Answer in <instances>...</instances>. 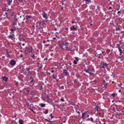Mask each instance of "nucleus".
Instances as JSON below:
<instances>
[{"label":"nucleus","mask_w":124,"mask_h":124,"mask_svg":"<svg viewBox=\"0 0 124 124\" xmlns=\"http://www.w3.org/2000/svg\"><path fill=\"white\" fill-rule=\"evenodd\" d=\"M48 122L52 124V122H53V121H50V120H49V121H48Z\"/></svg>","instance_id":"nucleus-33"},{"label":"nucleus","mask_w":124,"mask_h":124,"mask_svg":"<svg viewBox=\"0 0 124 124\" xmlns=\"http://www.w3.org/2000/svg\"><path fill=\"white\" fill-rule=\"evenodd\" d=\"M10 64L11 65L14 66L16 64V62L15 61L13 60H12L10 61Z\"/></svg>","instance_id":"nucleus-9"},{"label":"nucleus","mask_w":124,"mask_h":124,"mask_svg":"<svg viewBox=\"0 0 124 124\" xmlns=\"http://www.w3.org/2000/svg\"><path fill=\"white\" fill-rule=\"evenodd\" d=\"M16 86L18 85V83L17 82H16Z\"/></svg>","instance_id":"nucleus-39"},{"label":"nucleus","mask_w":124,"mask_h":124,"mask_svg":"<svg viewBox=\"0 0 124 124\" xmlns=\"http://www.w3.org/2000/svg\"><path fill=\"white\" fill-rule=\"evenodd\" d=\"M50 116H51V118H54V116H52V113H51L50 114Z\"/></svg>","instance_id":"nucleus-28"},{"label":"nucleus","mask_w":124,"mask_h":124,"mask_svg":"<svg viewBox=\"0 0 124 124\" xmlns=\"http://www.w3.org/2000/svg\"><path fill=\"white\" fill-rule=\"evenodd\" d=\"M8 57L9 58L10 57V56L9 55H8Z\"/></svg>","instance_id":"nucleus-64"},{"label":"nucleus","mask_w":124,"mask_h":124,"mask_svg":"<svg viewBox=\"0 0 124 124\" xmlns=\"http://www.w3.org/2000/svg\"><path fill=\"white\" fill-rule=\"evenodd\" d=\"M77 113L79 114H80V112L79 111L77 112Z\"/></svg>","instance_id":"nucleus-57"},{"label":"nucleus","mask_w":124,"mask_h":124,"mask_svg":"<svg viewBox=\"0 0 124 124\" xmlns=\"http://www.w3.org/2000/svg\"><path fill=\"white\" fill-rule=\"evenodd\" d=\"M32 17L31 16H27L26 17V19L27 20H28L30 18H32Z\"/></svg>","instance_id":"nucleus-18"},{"label":"nucleus","mask_w":124,"mask_h":124,"mask_svg":"<svg viewBox=\"0 0 124 124\" xmlns=\"http://www.w3.org/2000/svg\"><path fill=\"white\" fill-rule=\"evenodd\" d=\"M59 87L60 88H61L62 89H63L64 88V87L63 86H60V85L59 86Z\"/></svg>","instance_id":"nucleus-26"},{"label":"nucleus","mask_w":124,"mask_h":124,"mask_svg":"<svg viewBox=\"0 0 124 124\" xmlns=\"http://www.w3.org/2000/svg\"><path fill=\"white\" fill-rule=\"evenodd\" d=\"M5 14H6V16L7 17V18L9 20H10V18L9 17H8L7 16H8L7 15V14H8V13L7 12H5Z\"/></svg>","instance_id":"nucleus-22"},{"label":"nucleus","mask_w":124,"mask_h":124,"mask_svg":"<svg viewBox=\"0 0 124 124\" xmlns=\"http://www.w3.org/2000/svg\"><path fill=\"white\" fill-rule=\"evenodd\" d=\"M87 121H90L91 122H93L94 121L93 119V118L91 117V118H89L87 119Z\"/></svg>","instance_id":"nucleus-17"},{"label":"nucleus","mask_w":124,"mask_h":124,"mask_svg":"<svg viewBox=\"0 0 124 124\" xmlns=\"http://www.w3.org/2000/svg\"><path fill=\"white\" fill-rule=\"evenodd\" d=\"M7 0L8 2V4L9 5H11V3L12 1V0Z\"/></svg>","instance_id":"nucleus-16"},{"label":"nucleus","mask_w":124,"mask_h":124,"mask_svg":"<svg viewBox=\"0 0 124 124\" xmlns=\"http://www.w3.org/2000/svg\"><path fill=\"white\" fill-rule=\"evenodd\" d=\"M46 22V21H42V22H38L37 24H39V26L41 25H45V22Z\"/></svg>","instance_id":"nucleus-5"},{"label":"nucleus","mask_w":124,"mask_h":124,"mask_svg":"<svg viewBox=\"0 0 124 124\" xmlns=\"http://www.w3.org/2000/svg\"><path fill=\"white\" fill-rule=\"evenodd\" d=\"M23 121L22 120H19V122L20 124H23Z\"/></svg>","instance_id":"nucleus-19"},{"label":"nucleus","mask_w":124,"mask_h":124,"mask_svg":"<svg viewBox=\"0 0 124 124\" xmlns=\"http://www.w3.org/2000/svg\"><path fill=\"white\" fill-rule=\"evenodd\" d=\"M2 15H4V16H5V15H6L5 14H4V12H3L2 13Z\"/></svg>","instance_id":"nucleus-45"},{"label":"nucleus","mask_w":124,"mask_h":124,"mask_svg":"<svg viewBox=\"0 0 124 124\" xmlns=\"http://www.w3.org/2000/svg\"><path fill=\"white\" fill-rule=\"evenodd\" d=\"M119 7H120L119 6V8H118L117 9V10H118L119 9Z\"/></svg>","instance_id":"nucleus-58"},{"label":"nucleus","mask_w":124,"mask_h":124,"mask_svg":"<svg viewBox=\"0 0 124 124\" xmlns=\"http://www.w3.org/2000/svg\"><path fill=\"white\" fill-rule=\"evenodd\" d=\"M65 30L66 31H67L68 30V28H65Z\"/></svg>","instance_id":"nucleus-43"},{"label":"nucleus","mask_w":124,"mask_h":124,"mask_svg":"<svg viewBox=\"0 0 124 124\" xmlns=\"http://www.w3.org/2000/svg\"><path fill=\"white\" fill-rule=\"evenodd\" d=\"M117 45H118V46H119H119H120V45L117 44Z\"/></svg>","instance_id":"nucleus-56"},{"label":"nucleus","mask_w":124,"mask_h":124,"mask_svg":"<svg viewBox=\"0 0 124 124\" xmlns=\"http://www.w3.org/2000/svg\"><path fill=\"white\" fill-rule=\"evenodd\" d=\"M14 36L13 34L12 35H10L8 36V37L9 39H10L12 40H14L15 39V37H13V36Z\"/></svg>","instance_id":"nucleus-10"},{"label":"nucleus","mask_w":124,"mask_h":124,"mask_svg":"<svg viewBox=\"0 0 124 124\" xmlns=\"http://www.w3.org/2000/svg\"><path fill=\"white\" fill-rule=\"evenodd\" d=\"M43 17L46 19H47V16L45 12H43V13L42 14Z\"/></svg>","instance_id":"nucleus-11"},{"label":"nucleus","mask_w":124,"mask_h":124,"mask_svg":"<svg viewBox=\"0 0 124 124\" xmlns=\"http://www.w3.org/2000/svg\"><path fill=\"white\" fill-rule=\"evenodd\" d=\"M54 30L55 31H57V29L56 28H54Z\"/></svg>","instance_id":"nucleus-50"},{"label":"nucleus","mask_w":124,"mask_h":124,"mask_svg":"<svg viewBox=\"0 0 124 124\" xmlns=\"http://www.w3.org/2000/svg\"><path fill=\"white\" fill-rule=\"evenodd\" d=\"M75 59L76 60V61H78V57H75Z\"/></svg>","instance_id":"nucleus-36"},{"label":"nucleus","mask_w":124,"mask_h":124,"mask_svg":"<svg viewBox=\"0 0 124 124\" xmlns=\"http://www.w3.org/2000/svg\"><path fill=\"white\" fill-rule=\"evenodd\" d=\"M22 45L23 46H24L25 45V44L24 43H23L22 44Z\"/></svg>","instance_id":"nucleus-52"},{"label":"nucleus","mask_w":124,"mask_h":124,"mask_svg":"<svg viewBox=\"0 0 124 124\" xmlns=\"http://www.w3.org/2000/svg\"><path fill=\"white\" fill-rule=\"evenodd\" d=\"M89 115H87V117H89Z\"/></svg>","instance_id":"nucleus-61"},{"label":"nucleus","mask_w":124,"mask_h":124,"mask_svg":"<svg viewBox=\"0 0 124 124\" xmlns=\"http://www.w3.org/2000/svg\"><path fill=\"white\" fill-rule=\"evenodd\" d=\"M74 63L75 64H77V62L76 61V60H74Z\"/></svg>","instance_id":"nucleus-31"},{"label":"nucleus","mask_w":124,"mask_h":124,"mask_svg":"<svg viewBox=\"0 0 124 124\" xmlns=\"http://www.w3.org/2000/svg\"><path fill=\"white\" fill-rule=\"evenodd\" d=\"M3 10L5 11H8L9 9L8 8H4L3 9Z\"/></svg>","instance_id":"nucleus-23"},{"label":"nucleus","mask_w":124,"mask_h":124,"mask_svg":"<svg viewBox=\"0 0 124 124\" xmlns=\"http://www.w3.org/2000/svg\"><path fill=\"white\" fill-rule=\"evenodd\" d=\"M46 42V41L45 40H44L43 41V43H45Z\"/></svg>","instance_id":"nucleus-41"},{"label":"nucleus","mask_w":124,"mask_h":124,"mask_svg":"<svg viewBox=\"0 0 124 124\" xmlns=\"http://www.w3.org/2000/svg\"><path fill=\"white\" fill-rule=\"evenodd\" d=\"M98 107H98V106H97V105L95 106V108H96L98 111Z\"/></svg>","instance_id":"nucleus-29"},{"label":"nucleus","mask_w":124,"mask_h":124,"mask_svg":"<svg viewBox=\"0 0 124 124\" xmlns=\"http://www.w3.org/2000/svg\"><path fill=\"white\" fill-rule=\"evenodd\" d=\"M45 104H41L40 105L42 107H44L45 106Z\"/></svg>","instance_id":"nucleus-24"},{"label":"nucleus","mask_w":124,"mask_h":124,"mask_svg":"<svg viewBox=\"0 0 124 124\" xmlns=\"http://www.w3.org/2000/svg\"><path fill=\"white\" fill-rule=\"evenodd\" d=\"M15 29L14 27H13V28H12L10 29V31H11L12 32L11 33V34L12 33H13L14 31H15Z\"/></svg>","instance_id":"nucleus-20"},{"label":"nucleus","mask_w":124,"mask_h":124,"mask_svg":"<svg viewBox=\"0 0 124 124\" xmlns=\"http://www.w3.org/2000/svg\"><path fill=\"white\" fill-rule=\"evenodd\" d=\"M52 76H53V78H54V79H56V78L54 76V74Z\"/></svg>","instance_id":"nucleus-35"},{"label":"nucleus","mask_w":124,"mask_h":124,"mask_svg":"<svg viewBox=\"0 0 124 124\" xmlns=\"http://www.w3.org/2000/svg\"><path fill=\"white\" fill-rule=\"evenodd\" d=\"M18 20L17 19H16L13 22V25H14L13 27H14L15 29H16V27H18V25H19V23L17 22Z\"/></svg>","instance_id":"nucleus-2"},{"label":"nucleus","mask_w":124,"mask_h":124,"mask_svg":"<svg viewBox=\"0 0 124 124\" xmlns=\"http://www.w3.org/2000/svg\"><path fill=\"white\" fill-rule=\"evenodd\" d=\"M45 119L46 121H47L48 122V121H49V120H47V119Z\"/></svg>","instance_id":"nucleus-47"},{"label":"nucleus","mask_w":124,"mask_h":124,"mask_svg":"<svg viewBox=\"0 0 124 124\" xmlns=\"http://www.w3.org/2000/svg\"><path fill=\"white\" fill-rule=\"evenodd\" d=\"M112 96H113V97H114V96H115V94L114 93H113L112 94Z\"/></svg>","instance_id":"nucleus-40"},{"label":"nucleus","mask_w":124,"mask_h":124,"mask_svg":"<svg viewBox=\"0 0 124 124\" xmlns=\"http://www.w3.org/2000/svg\"><path fill=\"white\" fill-rule=\"evenodd\" d=\"M99 55V56H100V55H101V54H98V55Z\"/></svg>","instance_id":"nucleus-53"},{"label":"nucleus","mask_w":124,"mask_h":124,"mask_svg":"<svg viewBox=\"0 0 124 124\" xmlns=\"http://www.w3.org/2000/svg\"><path fill=\"white\" fill-rule=\"evenodd\" d=\"M26 69H27V70H28L30 69V68H26Z\"/></svg>","instance_id":"nucleus-44"},{"label":"nucleus","mask_w":124,"mask_h":124,"mask_svg":"<svg viewBox=\"0 0 124 124\" xmlns=\"http://www.w3.org/2000/svg\"><path fill=\"white\" fill-rule=\"evenodd\" d=\"M33 80H31V82H30V83H31V82H33Z\"/></svg>","instance_id":"nucleus-59"},{"label":"nucleus","mask_w":124,"mask_h":124,"mask_svg":"<svg viewBox=\"0 0 124 124\" xmlns=\"http://www.w3.org/2000/svg\"><path fill=\"white\" fill-rule=\"evenodd\" d=\"M48 113V109L46 110V112L44 113L45 114H47Z\"/></svg>","instance_id":"nucleus-30"},{"label":"nucleus","mask_w":124,"mask_h":124,"mask_svg":"<svg viewBox=\"0 0 124 124\" xmlns=\"http://www.w3.org/2000/svg\"><path fill=\"white\" fill-rule=\"evenodd\" d=\"M121 10L120 11H118V12H117V14H119V13H120L121 12Z\"/></svg>","instance_id":"nucleus-42"},{"label":"nucleus","mask_w":124,"mask_h":124,"mask_svg":"<svg viewBox=\"0 0 124 124\" xmlns=\"http://www.w3.org/2000/svg\"><path fill=\"white\" fill-rule=\"evenodd\" d=\"M18 2H19L20 3H21V2H22L23 1V0H16Z\"/></svg>","instance_id":"nucleus-25"},{"label":"nucleus","mask_w":124,"mask_h":124,"mask_svg":"<svg viewBox=\"0 0 124 124\" xmlns=\"http://www.w3.org/2000/svg\"><path fill=\"white\" fill-rule=\"evenodd\" d=\"M54 70H52L51 71V72L52 73H53L54 72Z\"/></svg>","instance_id":"nucleus-49"},{"label":"nucleus","mask_w":124,"mask_h":124,"mask_svg":"<svg viewBox=\"0 0 124 124\" xmlns=\"http://www.w3.org/2000/svg\"><path fill=\"white\" fill-rule=\"evenodd\" d=\"M121 90H119V91H118V92H121Z\"/></svg>","instance_id":"nucleus-54"},{"label":"nucleus","mask_w":124,"mask_h":124,"mask_svg":"<svg viewBox=\"0 0 124 124\" xmlns=\"http://www.w3.org/2000/svg\"><path fill=\"white\" fill-rule=\"evenodd\" d=\"M103 82L104 84V86L106 88L107 86L108 85V84L106 83V82L104 80H103Z\"/></svg>","instance_id":"nucleus-15"},{"label":"nucleus","mask_w":124,"mask_h":124,"mask_svg":"<svg viewBox=\"0 0 124 124\" xmlns=\"http://www.w3.org/2000/svg\"><path fill=\"white\" fill-rule=\"evenodd\" d=\"M112 8L111 7H110L109 8V9H111Z\"/></svg>","instance_id":"nucleus-55"},{"label":"nucleus","mask_w":124,"mask_h":124,"mask_svg":"<svg viewBox=\"0 0 124 124\" xmlns=\"http://www.w3.org/2000/svg\"><path fill=\"white\" fill-rule=\"evenodd\" d=\"M87 112L88 111H85L82 113L81 117L83 118V119L84 120V117L87 115Z\"/></svg>","instance_id":"nucleus-8"},{"label":"nucleus","mask_w":124,"mask_h":124,"mask_svg":"<svg viewBox=\"0 0 124 124\" xmlns=\"http://www.w3.org/2000/svg\"><path fill=\"white\" fill-rule=\"evenodd\" d=\"M94 70V69H93L92 70L88 69L85 70V71L86 72L88 73H89L91 75L93 74V72Z\"/></svg>","instance_id":"nucleus-3"},{"label":"nucleus","mask_w":124,"mask_h":124,"mask_svg":"<svg viewBox=\"0 0 124 124\" xmlns=\"http://www.w3.org/2000/svg\"><path fill=\"white\" fill-rule=\"evenodd\" d=\"M31 110L32 111H33V112H34V111H33V110H32V109H31Z\"/></svg>","instance_id":"nucleus-62"},{"label":"nucleus","mask_w":124,"mask_h":124,"mask_svg":"<svg viewBox=\"0 0 124 124\" xmlns=\"http://www.w3.org/2000/svg\"><path fill=\"white\" fill-rule=\"evenodd\" d=\"M23 92L25 94H28L30 92V89L29 88H24L23 89Z\"/></svg>","instance_id":"nucleus-4"},{"label":"nucleus","mask_w":124,"mask_h":124,"mask_svg":"<svg viewBox=\"0 0 124 124\" xmlns=\"http://www.w3.org/2000/svg\"><path fill=\"white\" fill-rule=\"evenodd\" d=\"M20 57L21 58L23 57V55L22 54H21L20 56Z\"/></svg>","instance_id":"nucleus-37"},{"label":"nucleus","mask_w":124,"mask_h":124,"mask_svg":"<svg viewBox=\"0 0 124 124\" xmlns=\"http://www.w3.org/2000/svg\"><path fill=\"white\" fill-rule=\"evenodd\" d=\"M61 101H62V102H63L64 101V99H61Z\"/></svg>","instance_id":"nucleus-38"},{"label":"nucleus","mask_w":124,"mask_h":124,"mask_svg":"<svg viewBox=\"0 0 124 124\" xmlns=\"http://www.w3.org/2000/svg\"><path fill=\"white\" fill-rule=\"evenodd\" d=\"M71 23L72 24H73L74 23V21H72L71 22Z\"/></svg>","instance_id":"nucleus-48"},{"label":"nucleus","mask_w":124,"mask_h":124,"mask_svg":"<svg viewBox=\"0 0 124 124\" xmlns=\"http://www.w3.org/2000/svg\"><path fill=\"white\" fill-rule=\"evenodd\" d=\"M26 49L28 51V52L27 53H28V52L29 53H30L31 52H32V48L31 47H29L26 48Z\"/></svg>","instance_id":"nucleus-6"},{"label":"nucleus","mask_w":124,"mask_h":124,"mask_svg":"<svg viewBox=\"0 0 124 124\" xmlns=\"http://www.w3.org/2000/svg\"><path fill=\"white\" fill-rule=\"evenodd\" d=\"M2 79L4 81L6 82H7L8 81V78L6 77H3L2 78Z\"/></svg>","instance_id":"nucleus-13"},{"label":"nucleus","mask_w":124,"mask_h":124,"mask_svg":"<svg viewBox=\"0 0 124 124\" xmlns=\"http://www.w3.org/2000/svg\"><path fill=\"white\" fill-rule=\"evenodd\" d=\"M63 73L65 74V75L67 76L69 75V73L67 70L66 69H64L63 70Z\"/></svg>","instance_id":"nucleus-12"},{"label":"nucleus","mask_w":124,"mask_h":124,"mask_svg":"<svg viewBox=\"0 0 124 124\" xmlns=\"http://www.w3.org/2000/svg\"><path fill=\"white\" fill-rule=\"evenodd\" d=\"M60 46L62 49H65L66 48H67V46H68V43L65 40L63 41Z\"/></svg>","instance_id":"nucleus-1"},{"label":"nucleus","mask_w":124,"mask_h":124,"mask_svg":"<svg viewBox=\"0 0 124 124\" xmlns=\"http://www.w3.org/2000/svg\"><path fill=\"white\" fill-rule=\"evenodd\" d=\"M68 46H67V48H66L65 49H66L67 50H68L70 51H71V50L69 49Z\"/></svg>","instance_id":"nucleus-32"},{"label":"nucleus","mask_w":124,"mask_h":124,"mask_svg":"<svg viewBox=\"0 0 124 124\" xmlns=\"http://www.w3.org/2000/svg\"><path fill=\"white\" fill-rule=\"evenodd\" d=\"M47 41H48V42H49V40H47Z\"/></svg>","instance_id":"nucleus-63"},{"label":"nucleus","mask_w":124,"mask_h":124,"mask_svg":"<svg viewBox=\"0 0 124 124\" xmlns=\"http://www.w3.org/2000/svg\"><path fill=\"white\" fill-rule=\"evenodd\" d=\"M49 44H46H46H45L44 45V46H48L49 45Z\"/></svg>","instance_id":"nucleus-34"},{"label":"nucleus","mask_w":124,"mask_h":124,"mask_svg":"<svg viewBox=\"0 0 124 124\" xmlns=\"http://www.w3.org/2000/svg\"><path fill=\"white\" fill-rule=\"evenodd\" d=\"M98 58L99 59L100 58H101V57L100 56H99V57H98Z\"/></svg>","instance_id":"nucleus-60"},{"label":"nucleus","mask_w":124,"mask_h":124,"mask_svg":"<svg viewBox=\"0 0 124 124\" xmlns=\"http://www.w3.org/2000/svg\"><path fill=\"white\" fill-rule=\"evenodd\" d=\"M47 74H48L49 75H50V73L49 72H47Z\"/></svg>","instance_id":"nucleus-46"},{"label":"nucleus","mask_w":124,"mask_h":124,"mask_svg":"<svg viewBox=\"0 0 124 124\" xmlns=\"http://www.w3.org/2000/svg\"><path fill=\"white\" fill-rule=\"evenodd\" d=\"M117 47H118V48L119 51L120 53L122 54L123 53V52H122V50L120 48V47H119L117 46Z\"/></svg>","instance_id":"nucleus-21"},{"label":"nucleus","mask_w":124,"mask_h":124,"mask_svg":"<svg viewBox=\"0 0 124 124\" xmlns=\"http://www.w3.org/2000/svg\"><path fill=\"white\" fill-rule=\"evenodd\" d=\"M107 66V64L106 63H104L103 64H101L100 65L101 68H106Z\"/></svg>","instance_id":"nucleus-7"},{"label":"nucleus","mask_w":124,"mask_h":124,"mask_svg":"<svg viewBox=\"0 0 124 124\" xmlns=\"http://www.w3.org/2000/svg\"><path fill=\"white\" fill-rule=\"evenodd\" d=\"M56 39V38H55V37H54V38H53V39Z\"/></svg>","instance_id":"nucleus-51"},{"label":"nucleus","mask_w":124,"mask_h":124,"mask_svg":"<svg viewBox=\"0 0 124 124\" xmlns=\"http://www.w3.org/2000/svg\"><path fill=\"white\" fill-rule=\"evenodd\" d=\"M83 1H86V2H87L89 3H90L91 2V1L90 0H83Z\"/></svg>","instance_id":"nucleus-27"},{"label":"nucleus","mask_w":124,"mask_h":124,"mask_svg":"<svg viewBox=\"0 0 124 124\" xmlns=\"http://www.w3.org/2000/svg\"><path fill=\"white\" fill-rule=\"evenodd\" d=\"M70 29L71 30H77V28H76L75 27L73 26H71L70 27Z\"/></svg>","instance_id":"nucleus-14"}]
</instances>
